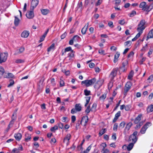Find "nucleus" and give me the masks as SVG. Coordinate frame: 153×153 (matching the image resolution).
<instances>
[{
	"label": "nucleus",
	"instance_id": "f257e3e1",
	"mask_svg": "<svg viewBox=\"0 0 153 153\" xmlns=\"http://www.w3.org/2000/svg\"><path fill=\"white\" fill-rule=\"evenodd\" d=\"M96 79L93 78L90 80H86L82 82V85L85 84L86 87H88L94 84L96 81Z\"/></svg>",
	"mask_w": 153,
	"mask_h": 153
},
{
	"label": "nucleus",
	"instance_id": "f03ea898",
	"mask_svg": "<svg viewBox=\"0 0 153 153\" xmlns=\"http://www.w3.org/2000/svg\"><path fill=\"white\" fill-rule=\"evenodd\" d=\"M146 22L145 20L144 19L141 20L140 21L138 25V27L137 28V31H141L143 32V30L146 27L144 26Z\"/></svg>",
	"mask_w": 153,
	"mask_h": 153
},
{
	"label": "nucleus",
	"instance_id": "7ed1b4c3",
	"mask_svg": "<svg viewBox=\"0 0 153 153\" xmlns=\"http://www.w3.org/2000/svg\"><path fill=\"white\" fill-rule=\"evenodd\" d=\"M137 134V131H135L133 132V134L131 135L129 138V141L130 142L131 141V142L135 143L137 141V138L136 136Z\"/></svg>",
	"mask_w": 153,
	"mask_h": 153
},
{
	"label": "nucleus",
	"instance_id": "20e7f679",
	"mask_svg": "<svg viewBox=\"0 0 153 153\" xmlns=\"http://www.w3.org/2000/svg\"><path fill=\"white\" fill-rule=\"evenodd\" d=\"M8 56L7 53H2L0 54V63L4 62L7 60Z\"/></svg>",
	"mask_w": 153,
	"mask_h": 153
},
{
	"label": "nucleus",
	"instance_id": "39448f33",
	"mask_svg": "<svg viewBox=\"0 0 153 153\" xmlns=\"http://www.w3.org/2000/svg\"><path fill=\"white\" fill-rule=\"evenodd\" d=\"M39 0H32L31 2L30 10H33L39 4Z\"/></svg>",
	"mask_w": 153,
	"mask_h": 153
},
{
	"label": "nucleus",
	"instance_id": "423d86ee",
	"mask_svg": "<svg viewBox=\"0 0 153 153\" xmlns=\"http://www.w3.org/2000/svg\"><path fill=\"white\" fill-rule=\"evenodd\" d=\"M88 116H84L82 117V120L80 121V123L81 124H83V126H85L88 122Z\"/></svg>",
	"mask_w": 153,
	"mask_h": 153
},
{
	"label": "nucleus",
	"instance_id": "0eeeda50",
	"mask_svg": "<svg viewBox=\"0 0 153 153\" xmlns=\"http://www.w3.org/2000/svg\"><path fill=\"white\" fill-rule=\"evenodd\" d=\"M33 10H31L28 11L26 14L27 18L29 19L33 18L34 16V14L33 12Z\"/></svg>",
	"mask_w": 153,
	"mask_h": 153
},
{
	"label": "nucleus",
	"instance_id": "6e6552de",
	"mask_svg": "<svg viewBox=\"0 0 153 153\" xmlns=\"http://www.w3.org/2000/svg\"><path fill=\"white\" fill-rule=\"evenodd\" d=\"M71 137V135L70 134H68L65 137L63 142L65 143L66 144L68 145L69 143V141Z\"/></svg>",
	"mask_w": 153,
	"mask_h": 153
},
{
	"label": "nucleus",
	"instance_id": "1a4fd4ad",
	"mask_svg": "<svg viewBox=\"0 0 153 153\" xmlns=\"http://www.w3.org/2000/svg\"><path fill=\"white\" fill-rule=\"evenodd\" d=\"M16 114L15 113H14L12 115V120L10 122V123L8 125V127L9 128H10V125H12L14 123V121L16 120Z\"/></svg>",
	"mask_w": 153,
	"mask_h": 153
},
{
	"label": "nucleus",
	"instance_id": "9d476101",
	"mask_svg": "<svg viewBox=\"0 0 153 153\" xmlns=\"http://www.w3.org/2000/svg\"><path fill=\"white\" fill-rule=\"evenodd\" d=\"M29 34V31L24 30L22 33L21 36L22 37L27 38L28 37Z\"/></svg>",
	"mask_w": 153,
	"mask_h": 153
},
{
	"label": "nucleus",
	"instance_id": "9b49d317",
	"mask_svg": "<svg viewBox=\"0 0 153 153\" xmlns=\"http://www.w3.org/2000/svg\"><path fill=\"white\" fill-rule=\"evenodd\" d=\"M142 117V115L139 114L134 120V123L135 124H137L141 120Z\"/></svg>",
	"mask_w": 153,
	"mask_h": 153
},
{
	"label": "nucleus",
	"instance_id": "f8f14e48",
	"mask_svg": "<svg viewBox=\"0 0 153 153\" xmlns=\"http://www.w3.org/2000/svg\"><path fill=\"white\" fill-rule=\"evenodd\" d=\"M4 78H13L14 76L12 73H8L7 74V73H5L4 75Z\"/></svg>",
	"mask_w": 153,
	"mask_h": 153
},
{
	"label": "nucleus",
	"instance_id": "ddd939ff",
	"mask_svg": "<svg viewBox=\"0 0 153 153\" xmlns=\"http://www.w3.org/2000/svg\"><path fill=\"white\" fill-rule=\"evenodd\" d=\"M153 38V29H152L149 32L148 35L146 38V40L147 41L149 38Z\"/></svg>",
	"mask_w": 153,
	"mask_h": 153
},
{
	"label": "nucleus",
	"instance_id": "4468645a",
	"mask_svg": "<svg viewBox=\"0 0 153 153\" xmlns=\"http://www.w3.org/2000/svg\"><path fill=\"white\" fill-rule=\"evenodd\" d=\"M24 48L21 47L19 50H16L15 53H14V54L17 55L18 54H19L22 53L24 51Z\"/></svg>",
	"mask_w": 153,
	"mask_h": 153
},
{
	"label": "nucleus",
	"instance_id": "2eb2a0df",
	"mask_svg": "<svg viewBox=\"0 0 153 153\" xmlns=\"http://www.w3.org/2000/svg\"><path fill=\"white\" fill-rule=\"evenodd\" d=\"M88 25V23L87 25H85L84 27L82 29L81 32L82 34L84 35L85 34Z\"/></svg>",
	"mask_w": 153,
	"mask_h": 153
},
{
	"label": "nucleus",
	"instance_id": "dca6fc26",
	"mask_svg": "<svg viewBox=\"0 0 153 153\" xmlns=\"http://www.w3.org/2000/svg\"><path fill=\"white\" fill-rule=\"evenodd\" d=\"M22 137V135L21 134L19 133L15 134L14 135V137L18 141H19L20 140Z\"/></svg>",
	"mask_w": 153,
	"mask_h": 153
},
{
	"label": "nucleus",
	"instance_id": "f3484780",
	"mask_svg": "<svg viewBox=\"0 0 153 153\" xmlns=\"http://www.w3.org/2000/svg\"><path fill=\"white\" fill-rule=\"evenodd\" d=\"M120 55V54L118 52H117L116 54L115 55L114 60V63H116L117 61L118 58H119Z\"/></svg>",
	"mask_w": 153,
	"mask_h": 153
},
{
	"label": "nucleus",
	"instance_id": "a211bd4d",
	"mask_svg": "<svg viewBox=\"0 0 153 153\" xmlns=\"http://www.w3.org/2000/svg\"><path fill=\"white\" fill-rule=\"evenodd\" d=\"M146 3L145 2L143 1L140 3V4L139 7L140 8H142L143 10H145V7L146 5Z\"/></svg>",
	"mask_w": 153,
	"mask_h": 153
},
{
	"label": "nucleus",
	"instance_id": "6ab92c4d",
	"mask_svg": "<svg viewBox=\"0 0 153 153\" xmlns=\"http://www.w3.org/2000/svg\"><path fill=\"white\" fill-rule=\"evenodd\" d=\"M42 14L43 15H46L49 12V10L47 9H42L41 10Z\"/></svg>",
	"mask_w": 153,
	"mask_h": 153
},
{
	"label": "nucleus",
	"instance_id": "aec40b11",
	"mask_svg": "<svg viewBox=\"0 0 153 153\" xmlns=\"http://www.w3.org/2000/svg\"><path fill=\"white\" fill-rule=\"evenodd\" d=\"M75 108L76 110V111H81L82 107L80 104H77L75 105Z\"/></svg>",
	"mask_w": 153,
	"mask_h": 153
},
{
	"label": "nucleus",
	"instance_id": "412c9836",
	"mask_svg": "<svg viewBox=\"0 0 153 153\" xmlns=\"http://www.w3.org/2000/svg\"><path fill=\"white\" fill-rule=\"evenodd\" d=\"M147 111L148 113H150L153 111V105H151L148 107L147 109Z\"/></svg>",
	"mask_w": 153,
	"mask_h": 153
},
{
	"label": "nucleus",
	"instance_id": "4be33fe9",
	"mask_svg": "<svg viewBox=\"0 0 153 153\" xmlns=\"http://www.w3.org/2000/svg\"><path fill=\"white\" fill-rule=\"evenodd\" d=\"M134 143L131 142L129 144L127 147V150L128 151H130L132 149L134 146Z\"/></svg>",
	"mask_w": 153,
	"mask_h": 153
},
{
	"label": "nucleus",
	"instance_id": "5701e85b",
	"mask_svg": "<svg viewBox=\"0 0 153 153\" xmlns=\"http://www.w3.org/2000/svg\"><path fill=\"white\" fill-rule=\"evenodd\" d=\"M14 25L16 26H17L19 24L20 20L16 16H15Z\"/></svg>",
	"mask_w": 153,
	"mask_h": 153
},
{
	"label": "nucleus",
	"instance_id": "b1692460",
	"mask_svg": "<svg viewBox=\"0 0 153 153\" xmlns=\"http://www.w3.org/2000/svg\"><path fill=\"white\" fill-rule=\"evenodd\" d=\"M4 70L3 68L0 66V78L2 77L3 75L4 74Z\"/></svg>",
	"mask_w": 153,
	"mask_h": 153
},
{
	"label": "nucleus",
	"instance_id": "393cba45",
	"mask_svg": "<svg viewBox=\"0 0 153 153\" xmlns=\"http://www.w3.org/2000/svg\"><path fill=\"white\" fill-rule=\"evenodd\" d=\"M132 123L131 122H129V123H128L126 126L125 130H126L128 131L131 126H132Z\"/></svg>",
	"mask_w": 153,
	"mask_h": 153
},
{
	"label": "nucleus",
	"instance_id": "a878e982",
	"mask_svg": "<svg viewBox=\"0 0 153 153\" xmlns=\"http://www.w3.org/2000/svg\"><path fill=\"white\" fill-rule=\"evenodd\" d=\"M96 107L97 104L96 103H94L92 105V106L91 108V111L95 112L96 111Z\"/></svg>",
	"mask_w": 153,
	"mask_h": 153
},
{
	"label": "nucleus",
	"instance_id": "bb28decb",
	"mask_svg": "<svg viewBox=\"0 0 153 153\" xmlns=\"http://www.w3.org/2000/svg\"><path fill=\"white\" fill-rule=\"evenodd\" d=\"M31 135L29 134H25V139L26 141H28L31 139Z\"/></svg>",
	"mask_w": 153,
	"mask_h": 153
},
{
	"label": "nucleus",
	"instance_id": "cd10ccee",
	"mask_svg": "<svg viewBox=\"0 0 153 153\" xmlns=\"http://www.w3.org/2000/svg\"><path fill=\"white\" fill-rule=\"evenodd\" d=\"M131 85H132L131 83V82H127L126 83V84L125 85V87L126 88L130 89L131 88Z\"/></svg>",
	"mask_w": 153,
	"mask_h": 153
},
{
	"label": "nucleus",
	"instance_id": "c85d7f7f",
	"mask_svg": "<svg viewBox=\"0 0 153 153\" xmlns=\"http://www.w3.org/2000/svg\"><path fill=\"white\" fill-rule=\"evenodd\" d=\"M134 72L132 70L129 73L128 77V79H132L134 75Z\"/></svg>",
	"mask_w": 153,
	"mask_h": 153
},
{
	"label": "nucleus",
	"instance_id": "c756f323",
	"mask_svg": "<svg viewBox=\"0 0 153 153\" xmlns=\"http://www.w3.org/2000/svg\"><path fill=\"white\" fill-rule=\"evenodd\" d=\"M106 131V129L105 128L102 129L101 130L99 133V136H101L103 134H104Z\"/></svg>",
	"mask_w": 153,
	"mask_h": 153
},
{
	"label": "nucleus",
	"instance_id": "7c9ffc66",
	"mask_svg": "<svg viewBox=\"0 0 153 153\" xmlns=\"http://www.w3.org/2000/svg\"><path fill=\"white\" fill-rule=\"evenodd\" d=\"M58 126H57L56 125L53 127H52L51 128L50 130L51 131L55 132V131L58 129Z\"/></svg>",
	"mask_w": 153,
	"mask_h": 153
},
{
	"label": "nucleus",
	"instance_id": "2f4dec72",
	"mask_svg": "<svg viewBox=\"0 0 153 153\" xmlns=\"http://www.w3.org/2000/svg\"><path fill=\"white\" fill-rule=\"evenodd\" d=\"M74 53L75 52L73 50H72L71 53H69L68 54V56L71 58L74 57Z\"/></svg>",
	"mask_w": 153,
	"mask_h": 153
},
{
	"label": "nucleus",
	"instance_id": "473e14b6",
	"mask_svg": "<svg viewBox=\"0 0 153 153\" xmlns=\"http://www.w3.org/2000/svg\"><path fill=\"white\" fill-rule=\"evenodd\" d=\"M79 38V36L77 35H76L73 37L72 38V39L74 42H77L78 41Z\"/></svg>",
	"mask_w": 153,
	"mask_h": 153
},
{
	"label": "nucleus",
	"instance_id": "72a5a7b5",
	"mask_svg": "<svg viewBox=\"0 0 153 153\" xmlns=\"http://www.w3.org/2000/svg\"><path fill=\"white\" fill-rule=\"evenodd\" d=\"M153 80V75H151L148 78L147 81L149 83H150Z\"/></svg>",
	"mask_w": 153,
	"mask_h": 153
},
{
	"label": "nucleus",
	"instance_id": "f704fd0d",
	"mask_svg": "<svg viewBox=\"0 0 153 153\" xmlns=\"http://www.w3.org/2000/svg\"><path fill=\"white\" fill-rule=\"evenodd\" d=\"M106 94H102L101 96L100 97L99 100H104V99L106 98Z\"/></svg>",
	"mask_w": 153,
	"mask_h": 153
},
{
	"label": "nucleus",
	"instance_id": "c9c22d12",
	"mask_svg": "<svg viewBox=\"0 0 153 153\" xmlns=\"http://www.w3.org/2000/svg\"><path fill=\"white\" fill-rule=\"evenodd\" d=\"M131 44V41H128L124 43V45L125 46H130Z\"/></svg>",
	"mask_w": 153,
	"mask_h": 153
},
{
	"label": "nucleus",
	"instance_id": "e433bc0d",
	"mask_svg": "<svg viewBox=\"0 0 153 153\" xmlns=\"http://www.w3.org/2000/svg\"><path fill=\"white\" fill-rule=\"evenodd\" d=\"M9 82L10 84L8 85V87H10L11 86L14 84V81L12 79H10V80L9 81Z\"/></svg>",
	"mask_w": 153,
	"mask_h": 153
},
{
	"label": "nucleus",
	"instance_id": "4c0bfd02",
	"mask_svg": "<svg viewBox=\"0 0 153 153\" xmlns=\"http://www.w3.org/2000/svg\"><path fill=\"white\" fill-rule=\"evenodd\" d=\"M19 149L14 148L13 149L11 152V153H19Z\"/></svg>",
	"mask_w": 153,
	"mask_h": 153
},
{
	"label": "nucleus",
	"instance_id": "58836bf2",
	"mask_svg": "<svg viewBox=\"0 0 153 153\" xmlns=\"http://www.w3.org/2000/svg\"><path fill=\"white\" fill-rule=\"evenodd\" d=\"M147 129L145 128V127L143 126L142 128H141L140 131V132L142 134H144L145 133V132L146 131Z\"/></svg>",
	"mask_w": 153,
	"mask_h": 153
},
{
	"label": "nucleus",
	"instance_id": "ea45409f",
	"mask_svg": "<svg viewBox=\"0 0 153 153\" xmlns=\"http://www.w3.org/2000/svg\"><path fill=\"white\" fill-rule=\"evenodd\" d=\"M54 44H52L51 46L49 47L48 49V51L49 52L52 49H53L54 47Z\"/></svg>",
	"mask_w": 153,
	"mask_h": 153
},
{
	"label": "nucleus",
	"instance_id": "a19ab883",
	"mask_svg": "<svg viewBox=\"0 0 153 153\" xmlns=\"http://www.w3.org/2000/svg\"><path fill=\"white\" fill-rule=\"evenodd\" d=\"M24 62V60L22 59H18L15 61V62L17 63H22Z\"/></svg>",
	"mask_w": 153,
	"mask_h": 153
},
{
	"label": "nucleus",
	"instance_id": "79ce46f5",
	"mask_svg": "<svg viewBox=\"0 0 153 153\" xmlns=\"http://www.w3.org/2000/svg\"><path fill=\"white\" fill-rule=\"evenodd\" d=\"M72 50H73L71 48V47H69L65 49V50L64 51V52H66L69 51H71V52Z\"/></svg>",
	"mask_w": 153,
	"mask_h": 153
},
{
	"label": "nucleus",
	"instance_id": "37998d69",
	"mask_svg": "<svg viewBox=\"0 0 153 153\" xmlns=\"http://www.w3.org/2000/svg\"><path fill=\"white\" fill-rule=\"evenodd\" d=\"M129 89L125 87L124 90V97H126L127 94V92L129 91Z\"/></svg>",
	"mask_w": 153,
	"mask_h": 153
},
{
	"label": "nucleus",
	"instance_id": "c03bdc74",
	"mask_svg": "<svg viewBox=\"0 0 153 153\" xmlns=\"http://www.w3.org/2000/svg\"><path fill=\"white\" fill-rule=\"evenodd\" d=\"M150 7V6L149 5H147L146 4V5L145 7V9H146L145 10H144V11H146L148 12H149L150 11V10H149Z\"/></svg>",
	"mask_w": 153,
	"mask_h": 153
},
{
	"label": "nucleus",
	"instance_id": "a18cd8bd",
	"mask_svg": "<svg viewBox=\"0 0 153 153\" xmlns=\"http://www.w3.org/2000/svg\"><path fill=\"white\" fill-rule=\"evenodd\" d=\"M91 111V109L90 108V105H89L87 107V108L85 110V112L87 113V115Z\"/></svg>",
	"mask_w": 153,
	"mask_h": 153
},
{
	"label": "nucleus",
	"instance_id": "49530a36",
	"mask_svg": "<svg viewBox=\"0 0 153 153\" xmlns=\"http://www.w3.org/2000/svg\"><path fill=\"white\" fill-rule=\"evenodd\" d=\"M85 94L86 96H88L90 94L91 91H88L87 89H85L84 91Z\"/></svg>",
	"mask_w": 153,
	"mask_h": 153
},
{
	"label": "nucleus",
	"instance_id": "de8ad7c7",
	"mask_svg": "<svg viewBox=\"0 0 153 153\" xmlns=\"http://www.w3.org/2000/svg\"><path fill=\"white\" fill-rule=\"evenodd\" d=\"M118 23L121 25H123L125 23L124 19L119 20Z\"/></svg>",
	"mask_w": 153,
	"mask_h": 153
},
{
	"label": "nucleus",
	"instance_id": "09e8293b",
	"mask_svg": "<svg viewBox=\"0 0 153 153\" xmlns=\"http://www.w3.org/2000/svg\"><path fill=\"white\" fill-rule=\"evenodd\" d=\"M125 125V123L124 122H122L120 124L119 126V128H123Z\"/></svg>",
	"mask_w": 153,
	"mask_h": 153
},
{
	"label": "nucleus",
	"instance_id": "8fccbe9b",
	"mask_svg": "<svg viewBox=\"0 0 153 153\" xmlns=\"http://www.w3.org/2000/svg\"><path fill=\"white\" fill-rule=\"evenodd\" d=\"M139 33L137 34L135 37L137 39L139 37H140V35L143 33V31H138Z\"/></svg>",
	"mask_w": 153,
	"mask_h": 153
},
{
	"label": "nucleus",
	"instance_id": "3c124183",
	"mask_svg": "<svg viewBox=\"0 0 153 153\" xmlns=\"http://www.w3.org/2000/svg\"><path fill=\"white\" fill-rule=\"evenodd\" d=\"M151 125V123L150 122L147 123L143 126L145 127L146 129L148 128V127Z\"/></svg>",
	"mask_w": 153,
	"mask_h": 153
},
{
	"label": "nucleus",
	"instance_id": "603ef678",
	"mask_svg": "<svg viewBox=\"0 0 153 153\" xmlns=\"http://www.w3.org/2000/svg\"><path fill=\"white\" fill-rule=\"evenodd\" d=\"M136 14V12L134 10H133L132 11L131 13L130 14V16L131 17H132L134 16Z\"/></svg>",
	"mask_w": 153,
	"mask_h": 153
},
{
	"label": "nucleus",
	"instance_id": "864d4df0",
	"mask_svg": "<svg viewBox=\"0 0 153 153\" xmlns=\"http://www.w3.org/2000/svg\"><path fill=\"white\" fill-rule=\"evenodd\" d=\"M120 116V111H118L115 114V117L117 118H118V117Z\"/></svg>",
	"mask_w": 153,
	"mask_h": 153
},
{
	"label": "nucleus",
	"instance_id": "5fc2aeb1",
	"mask_svg": "<svg viewBox=\"0 0 153 153\" xmlns=\"http://www.w3.org/2000/svg\"><path fill=\"white\" fill-rule=\"evenodd\" d=\"M65 85L64 82L63 80H61L60 82L59 86L60 87H62Z\"/></svg>",
	"mask_w": 153,
	"mask_h": 153
},
{
	"label": "nucleus",
	"instance_id": "6e6d98bb",
	"mask_svg": "<svg viewBox=\"0 0 153 153\" xmlns=\"http://www.w3.org/2000/svg\"><path fill=\"white\" fill-rule=\"evenodd\" d=\"M118 124L117 123H115L114 126L113 130L114 131H116L117 130V129L118 127Z\"/></svg>",
	"mask_w": 153,
	"mask_h": 153
},
{
	"label": "nucleus",
	"instance_id": "4d7b16f0",
	"mask_svg": "<svg viewBox=\"0 0 153 153\" xmlns=\"http://www.w3.org/2000/svg\"><path fill=\"white\" fill-rule=\"evenodd\" d=\"M134 54V53L133 51L131 52L128 56V58H129L131 56H133Z\"/></svg>",
	"mask_w": 153,
	"mask_h": 153
},
{
	"label": "nucleus",
	"instance_id": "13d9d810",
	"mask_svg": "<svg viewBox=\"0 0 153 153\" xmlns=\"http://www.w3.org/2000/svg\"><path fill=\"white\" fill-rule=\"evenodd\" d=\"M80 124H81L80 121L79 120H78L76 124V127L77 130Z\"/></svg>",
	"mask_w": 153,
	"mask_h": 153
},
{
	"label": "nucleus",
	"instance_id": "bf43d9fd",
	"mask_svg": "<svg viewBox=\"0 0 153 153\" xmlns=\"http://www.w3.org/2000/svg\"><path fill=\"white\" fill-rule=\"evenodd\" d=\"M130 108L131 107L130 105H127L126 106H125V109L126 111H128L130 110Z\"/></svg>",
	"mask_w": 153,
	"mask_h": 153
},
{
	"label": "nucleus",
	"instance_id": "052dcab7",
	"mask_svg": "<svg viewBox=\"0 0 153 153\" xmlns=\"http://www.w3.org/2000/svg\"><path fill=\"white\" fill-rule=\"evenodd\" d=\"M71 118L72 122L73 123H74L76 120V117L74 115L72 116Z\"/></svg>",
	"mask_w": 153,
	"mask_h": 153
},
{
	"label": "nucleus",
	"instance_id": "680f3d73",
	"mask_svg": "<svg viewBox=\"0 0 153 153\" xmlns=\"http://www.w3.org/2000/svg\"><path fill=\"white\" fill-rule=\"evenodd\" d=\"M77 111H76V110L75 108H72L71 111V113L72 114H74L75 113H76Z\"/></svg>",
	"mask_w": 153,
	"mask_h": 153
},
{
	"label": "nucleus",
	"instance_id": "e2e57ef3",
	"mask_svg": "<svg viewBox=\"0 0 153 153\" xmlns=\"http://www.w3.org/2000/svg\"><path fill=\"white\" fill-rule=\"evenodd\" d=\"M58 126L59 128L62 129L63 128L64 125L63 124L61 123H60L58 124Z\"/></svg>",
	"mask_w": 153,
	"mask_h": 153
},
{
	"label": "nucleus",
	"instance_id": "0e129e2a",
	"mask_svg": "<svg viewBox=\"0 0 153 153\" xmlns=\"http://www.w3.org/2000/svg\"><path fill=\"white\" fill-rule=\"evenodd\" d=\"M67 34L66 32L63 33L61 36V39H63L65 38L67 35Z\"/></svg>",
	"mask_w": 153,
	"mask_h": 153
},
{
	"label": "nucleus",
	"instance_id": "69168bd1",
	"mask_svg": "<svg viewBox=\"0 0 153 153\" xmlns=\"http://www.w3.org/2000/svg\"><path fill=\"white\" fill-rule=\"evenodd\" d=\"M102 151H103V153H108L109 152V150L107 149H103L102 150Z\"/></svg>",
	"mask_w": 153,
	"mask_h": 153
},
{
	"label": "nucleus",
	"instance_id": "338daca9",
	"mask_svg": "<svg viewBox=\"0 0 153 153\" xmlns=\"http://www.w3.org/2000/svg\"><path fill=\"white\" fill-rule=\"evenodd\" d=\"M102 0H98L96 4V6H98L100 5L102 3Z\"/></svg>",
	"mask_w": 153,
	"mask_h": 153
},
{
	"label": "nucleus",
	"instance_id": "774afa93",
	"mask_svg": "<svg viewBox=\"0 0 153 153\" xmlns=\"http://www.w3.org/2000/svg\"><path fill=\"white\" fill-rule=\"evenodd\" d=\"M95 66V64L91 62L89 64V67L91 68H93Z\"/></svg>",
	"mask_w": 153,
	"mask_h": 153
}]
</instances>
